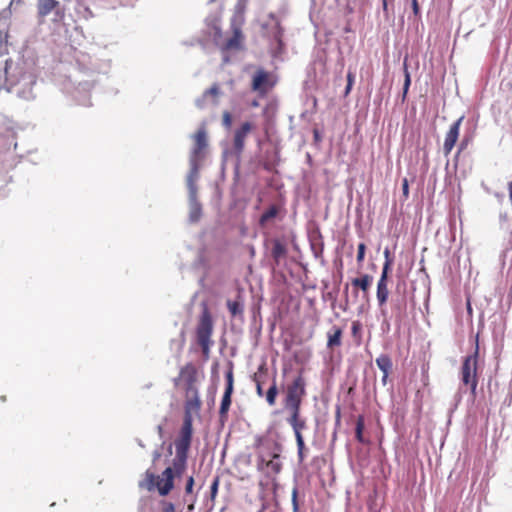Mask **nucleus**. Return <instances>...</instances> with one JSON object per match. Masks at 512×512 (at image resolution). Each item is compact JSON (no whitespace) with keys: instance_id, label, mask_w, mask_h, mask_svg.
<instances>
[{"instance_id":"nucleus-27","label":"nucleus","mask_w":512,"mask_h":512,"mask_svg":"<svg viewBox=\"0 0 512 512\" xmlns=\"http://www.w3.org/2000/svg\"><path fill=\"white\" fill-rule=\"evenodd\" d=\"M278 395V388L276 384V379H273L272 385L269 387L267 392L264 394L266 402L269 406H274L276 404V398Z\"/></svg>"},{"instance_id":"nucleus-51","label":"nucleus","mask_w":512,"mask_h":512,"mask_svg":"<svg viewBox=\"0 0 512 512\" xmlns=\"http://www.w3.org/2000/svg\"><path fill=\"white\" fill-rule=\"evenodd\" d=\"M193 508H194V505H193V504H191V505H189V506H188V509H189V510H192Z\"/></svg>"},{"instance_id":"nucleus-33","label":"nucleus","mask_w":512,"mask_h":512,"mask_svg":"<svg viewBox=\"0 0 512 512\" xmlns=\"http://www.w3.org/2000/svg\"><path fill=\"white\" fill-rule=\"evenodd\" d=\"M222 125L227 128V129H230L231 126H232V115L229 111H224L222 113Z\"/></svg>"},{"instance_id":"nucleus-19","label":"nucleus","mask_w":512,"mask_h":512,"mask_svg":"<svg viewBox=\"0 0 512 512\" xmlns=\"http://www.w3.org/2000/svg\"><path fill=\"white\" fill-rule=\"evenodd\" d=\"M343 329L339 326L334 325L327 332V348L333 351L342 345Z\"/></svg>"},{"instance_id":"nucleus-41","label":"nucleus","mask_w":512,"mask_h":512,"mask_svg":"<svg viewBox=\"0 0 512 512\" xmlns=\"http://www.w3.org/2000/svg\"><path fill=\"white\" fill-rule=\"evenodd\" d=\"M298 450L305 449V443L302 435H295Z\"/></svg>"},{"instance_id":"nucleus-28","label":"nucleus","mask_w":512,"mask_h":512,"mask_svg":"<svg viewBox=\"0 0 512 512\" xmlns=\"http://www.w3.org/2000/svg\"><path fill=\"white\" fill-rule=\"evenodd\" d=\"M403 69H404V76H405V79H404V84H403V95H402V99L405 100L406 96H407V93L409 91V87L411 85V76H410V73L408 71V66H407V57L404 59V63H403Z\"/></svg>"},{"instance_id":"nucleus-39","label":"nucleus","mask_w":512,"mask_h":512,"mask_svg":"<svg viewBox=\"0 0 512 512\" xmlns=\"http://www.w3.org/2000/svg\"><path fill=\"white\" fill-rule=\"evenodd\" d=\"M193 486H194V478H193V476H190V477L187 479V482H186L185 492H186L187 494L192 493V491H193Z\"/></svg>"},{"instance_id":"nucleus-26","label":"nucleus","mask_w":512,"mask_h":512,"mask_svg":"<svg viewBox=\"0 0 512 512\" xmlns=\"http://www.w3.org/2000/svg\"><path fill=\"white\" fill-rule=\"evenodd\" d=\"M365 428V419L364 416L359 415L356 420V427H355V437L358 442L360 443H367L368 441L364 439L363 437V431Z\"/></svg>"},{"instance_id":"nucleus-1","label":"nucleus","mask_w":512,"mask_h":512,"mask_svg":"<svg viewBox=\"0 0 512 512\" xmlns=\"http://www.w3.org/2000/svg\"><path fill=\"white\" fill-rule=\"evenodd\" d=\"M175 385L179 386L184 393V411L188 414H198L202 401L200 399L198 382L199 373L196 366L189 362L181 367L178 377L174 380Z\"/></svg>"},{"instance_id":"nucleus-46","label":"nucleus","mask_w":512,"mask_h":512,"mask_svg":"<svg viewBox=\"0 0 512 512\" xmlns=\"http://www.w3.org/2000/svg\"><path fill=\"white\" fill-rule=\"evenodd\" d=\"M401 287H403V288H405V287H406V283H405V281H404V280L399 281V282L397 283L396 289H397V290H399Z\"/></svg>"},{"instance_id":"nucleus-44","label":"nucleus","mask_w":512,"mask_h":512,"mask_svg":"<svg viewBox=\"0 0 512 512\" xmlns=\"http://www.w3.org/2000/svg\"><path fill=\"white\" fill-rule=\"evenodd\" d=\"M412 9L415 15L419 14V4L417 0H412Z\"/></svg>"},{"instance_id":"nucleus-36","label":"nucleus","mask_w":512,"mask_h":512,"mask_svg":"<svg viewBox=\"0 0 512 512\" xmlns=\"http://www.w3.org/2000/svg\"><path fill=\"white\" fill-rule=\"evenodd\" d=\"M402 192H403L404 200H407L409 197V182H408L407 178H404L402 180Z\"/></svg>"},{"instance_id":"nucleus-25","label":"nucleus","mask_w":512,"mask_h":512,"mask_svg":"<svg viewBox=\"0 0 512 512\" xmlns=\"http://www.w3.org/2000/svg\"><path fill=\"white\" fill-rule=\"evenodd\" d=\"M285 254H286V248H285L284 244H282L281 241H279L277 239L274 240L271 255H272L273 259L275 260V262L278 264L280 259L282 257H284Z\"/></svg>"},{"instance_id":"nucleus-24","label":"nucleus","mask_w":512,"mask_h":512,"mask_svg":"<svg viewBox=\"0 0 512 512\" xmlns=\"http://www.w3.org/2000/svg\"><path fill=\"white\" fill-rule=\"evenodd\" d=\"M280 208L279 206L273 204L271 205L260 217L259 225L261 227H265L270 221L275 219L279 214Z\"/></svg>"},{"instance_id":"nucleus-15","label":"nucleus","mask_w":512,"mask_h":512,"mask_svg":"<svg viewBox=\"0 0 512 512\" xmlns=\"http://www.w3.org/2000/svg\"><path fill=\"white\" fill-rule=\"evenodd\" d=\"M256 468L259 472L263 473L267 478L275 480L277 475L282 471L283 464L281 458L269 459V461L257 462Z\"/></svg>"},{"instance_id":"nucleus-22","label":"nucleus","mask_w":512,"mask_h":512,"mask_svg":"<svg viewBox=\"0 0 512 512\" xmlns=\"http://www.w3.org/2000/svg\"><path fill=\"white\" fill-rule=\"evenodd\" d=\"M372 281L373 277L371 275L364 274L359 278L352 279L351 284L354 288H358L361 291H363V293L367 294L372 284Z\"/></svg>"},{"instance_id":"nucleus-11","label":"nucleus","mask_w":512,"mask_h":512,"mask_svg":"<svg viewBox=\"0 0 512 512\" xmlns=\"http://www.w3.org/2000/svg\"><path fill=\"white\" fill-rule=\"evenodd\" d=\"M274 85L275 82L271 79L270 74L263 69H259L253 75L251 88L261 97H265L268 91L272 89Z\"/></svg>"},{"instance_id":"nucleus-30","label":"nucleus","mask_w":512,"mask_h":512,"mask_svg":"<svg viewBox=\"0 0 512 512\" xmlns=\"http://www.w3.org/2000/svg\"><path fill=\"white\" fill-rule=\"evenodd\" d=\"M266 375H261V374H255V377H254V381L256 383V393L259 397H263L264 396V391H263V384H264V380H263V377H265Z\"/></svg>"},{"instance_id":"nucleus-12","label":"nucleus","mask_w":512,"mask_h":512,"mask_svg":"<svg viewBox=\"0 0 512 512\" xmlns=\"http://www.w3.org/2000/svg\"><path fill=\"white\" fill-rule=\"evenodd\" d=\"M254 129L253 123L249 121L243 122L239 128L234 131L233 136V153L237 159H240L245 148V140L248 134Z\"/></svg>"},{"instance_id":"nucleus-10","label":"nucleus","mask_w":512,"mask_h":512,"mask_svg":"<svg viewBox=\"0 0 512 512\" xmlns=\"http://www.w3.org/2000/svg\"><path fill=\"white\" fill-rule=\"evenodd\" d=\"M54 13V20L61 21L65 17V9L57 0H37V13L39 18H45L50 13Z\"/></svg>"},{"instance_id":"nucleus-48","label":"nucleus","mask_w":512,"mask_h":512,"mask_svg":"<svg viewBox=\"0 0 512 512\" xmlns=\"http://www.w3.org/2000/svg\"><path fill=\"white\" fill-rule=\"evenodd\" d=\"M382 4H383V10H384V12H387V9H388L387 0H382Z\"/></svg>"},{"instance_id":"nucleus-16","label":"nucleus","mask_w":512,"mask_h":512,"mask_svg":"<svg viewBox=\"0 0 512 512\" xmlns=\"http://www.w3.org/2000/svg\"><path fill=\"white\" fill-rule=\"evenodd\" d=\"M194 145L192 149V161L196 162L203 158L204 150L208 146L207 132L205 128H200L193 136Z\"/></svg>"},{"instance_id":"nucleus-17","label":"nucleus","mask_w":512,"mask_h":512,"mask_svg":"<svg viewBox=\"0 0 512 512\" xmlns=\"http://www.w3.org/2000/svg\"><path fill=\"white\" fill-rule=\"evenodd\" d=\"M220 94V85L214 83L209 89L203 92L202 96L196 100L195 104L198 108H204L208 98H212V102L217 104Z\"/></svg>"},{"instance_id":"nucleus-6","label":"nucleus","mask_w":512,"mask_h":512,"mask_svg":"<svg viewBox=\"0 0 512 512\" xmlns=\"http://www.w3.org/2000/svg\"><path fill=\"white\" fill-rule=\"evenodd\" d=\"M256 463L269 461V459L281 458L283 446L277 440L270 437H259L254 444Z\"/></svg>"},{"instance_id":"nucleus-4","label":"nucleus","mask_w":512,"mask_h":512,"mask_svg":"<svg viewBox=\"0 0 512 512\" xmlns=\"http://www.w3.org/2000/svg\"><path fill=\"white\" fill-rule=\"evenodd\" d=\"M147 490L157 489L161 496L168 495L174 487V474L170 467H167L160 476H156L150 471L145 473V482L140 484Z\"/></svg>"},{"instance_id":"nucleus-2","label":"nucleus","mask_w":512,"mask_h":512,"mask_svg":"<svg viewBox=\"0 0 512 512\" xmlns=\"http://www.w3.org/2000/svg\"><path fill=\"white\" fill-rule=\"evenodd\" d=\"M478 357H479V343L478 336L476 337V346L474 353L472 355H468L464 357L461 369L460 376L461 381L464 385L470 387L471 394L475 396L476 388L478 385Z\"/></svg>"},{"instance_id":"nucleus-8","label":"nucleus","mask_w":512,"mask_h":512,"mask_svg":"<svg viewBox=\"0 0 512 512\" xmlns=\"http://www.w3.org/2000/svg\"><path fill=\"white\" fill-rule=\"evenodd\" d=\"M193 415L194 414H188L186 411H184L183 425L181 427L179 437L175 440V448L177 454H188L193 433Z\"/></svg>"},{"instance_id":"nucleus-50","label":"nucleus","mask_w":512,"mask_h":512,"mask_svg":"<svg viewBox=\"0 0 512 512\" xmlns=\"http://www.w3.org/2000/svg\"><path fill=\"white\" fill-rule=\"evenodd\" d=\"M314 138H315L316 140H318V139H319V133H318V131H317V130H315V131H314Z\"/></svg>"},{"instance_id":"nucleus-18","label":"nucleus","mask_w":512,"mask_h":512,"mask_svg":"<svg viewBox=\"0 0 512 512\" xmlns=\"http://www.w3.org/2000/svg\"><path fill=\"white\" fill-rule=\"evenodd\" d=\"M376 365L382 371L383 375L381 378L382 385L385 386L388 381L390 372L392 371V360L387 354H381L376 358Z\"/></svg>"},{"instance_id":"nucleus-43","label":"nucleus","mask_w":512,"mask_h":512,"mask_svg":"<svg viewBox=\"0 0 512 512\" xmlns=\"http://www.w3.org/2000/svg\"><path fill=\"white\" fill-rule=\"evenodd\" d=\"M218 485H219V480H218V478H216L214 480V482L212 483V485H211V496H212V498H214L216 493H217Z\"/></svg>"},{"instance_id":"nucleus-21","label":"nucleus","mask_w":512,"mask_h":512,"mask_svg":"<svg viewBox=\"0 0 512 512\" xmlns=\"http://www.w3.org/2000/svg\"><path fill=\"white\" fill-rule=\"evenodd\" d=\"M243 35L241 29L235 27L233 29V35L225 43V50H238L242 46Z\"/></svg>"},{"instance_id":"nucleus-20","label":"nucleus","mask_w":512,"mask_h":512,"mask_svg":"<svg viewBox=\"0 0 512 512\" xmlns=\"http://www.w3.org/2000/svg\"><path fill=\"white\" fill-rule=\"evenodd\" d=\"M289 424L292 426L295 435H302V430L306 427V422L300 417V411L289 412Z\"/></svg>"},{"instance_id":"nucleus-38","label":"nucleus","mask_w":512,"mask_h":512,"mask_svg":"<svg viewBox=\"0 0 512 512\" xmlns=\"http://www.w3.org/2000/svg\"><path fill=\"white\" fill-rule=\"evenodd\" d=\"M298 489L295 487L293 490H292V504H293V510L294 512H297L298 511Z\"/></svg>"},{"instance_id":"nucleus-13","label":"nucleus","mask_w":512,"mask_h":512,"mask_svg":"<svg viewBox=\"0 0 512 512\" xmlns=\"http://www.w3.org/2000/svg\"><path fill=\"white\" fill-rule=\"evenodd\" d=\"M226 378V387L221 400V405L219 409V416L222 421L227 420L228 412L231 406V396L234 389V377L232 369H229L225 375Z\"/></svg>"},{"instance_id":"nucleus-42","label":"nucleus","mask_w":512,"mask_h":512,"mask_svg":"<svg viewBox=\"0 0 512 512\" xmlns=\"http://www.w3.org/2000/svg\"><path fill=\"white\" fill-rule=\"evenodd\" d=\"M361 330V324L359 321H354L352 323V327H351V331H352V334L355 336L357 335Z\"/></svg>"},{"instance_id":"nucleus-40","label":"nucleus","mask_w":512,"mask_h":512,"mask_svg":"<svg viewBox=\"0 0 512 512\" xmlns=\"http://www.w3.org/2000/svg\"><path fill=\"white\" fill-rule=\"evenodd\" d=\"M468 144H469V138L464 137V139L459 144L457 154L459 155L461 152H463L467 148Z\"/></svg>"},{"instance_id":"nucleus-31","label":"nucleus","mask_w":512,"mask_h":512,"mask_svg":"<svg viewBox=\"0 0 512 512\" xmlns=\"http://www.w3.org/2000/svg\"><path fill=\"white\" fill-rule=\"evenodd\" d=\"M7 38H8V33L0 31V56L6 54L8 52Z\"/></svg>"},{"instance_id":"nucleus-49","label":"nucleus","mask_w":512,"mask_h":512,"mask_svg":"<svg viewBox=\"0 0 512 512\" xmlns=\"http://www.w3.org/2000/svg\"><path fill=\"white\" fill-rule=\"evenodd\" d=\"M251 106H252V107H254V108H256V107H258V106H259V102H258L257 100H253V101L251 102Z\"/></svg>"},{"instance_id":"nucleus-3","label":"nucleus","mask_w":512,"mask_h":512,"mask_svg":"<svg viewBox=\"0 0 512 512\" xmlns=\"http://www.w3.org/2000/svg\"><path fill=\"white\" fill-rule=\"evenodd\" d=\"M306 395V381L302 375L297 376L286 388L284 408L286 411H301V404Z\"/></svg>"},{"instance_id":"nucleus-35","label":"nucleus","mask_w":512,"mask_h":512,"mask_svg":"<svg viewBox=\"0 0 512 512\" xmlns=\"http://www.w3.org/2000/svg\"><path fill=\"white\" fill-rule=\"evenodd\" d=\"M161 512H175V506L173 503L163 500L160 502Z\"/></svg>"},{"instance_id":"nucleus-29","label":"nucleus","mask_w":512,"mask_h":512,"mask_svg":"<svg viewBox=\"0 0 512 512\" xmlns=\"http://www.w3.org/2000/svg\"><path fill=\"white\" fill-rule=\"evenodd\" d=\"M227 306H228V309H229L230 313L233 316H236V315L241 314L243 312V307H242V305H241V303L239 301H231V300H229L227 302Z\"/></svg>"},{"instance_id":"nucleus-5","label":"nucleus","mask_w":512,"mask_h":512,"mask_svg":"<svg viewBox=\"0 0 512 512\" xmlns=\"http://www.w3.org/2000/svg\"><path fill=\"white\" fill-rule=\"evenodd\" d=\"M213 331V321L211 314L207 307H205L200 316L197 329L196 336L197 342L201 347L202 353L204 357L208 358L210 353V346L212 344L211 335Z\"/></svg>"},{"instance_id":"nucleus-9","label":"nucleus","mask_w":512,"mask_h":512,"mask_svg":"<svg viewBox=\"0 0 512 512\" xmlns=\"http://www.w3.org/2000/svg\"><path fill=\"white\" fill-rule=\"evenodd\" d=\"M17 66L12 60L7 59L3 68H0V90L6 89L10 91L20 80Z\"/></svg>"},{"instance_id":"nucleus-32","label":"nucleus","mask_w":512,"mask_h":512,"mask_svg":"<svg viewBox=\"0 0 512 512\" xmlns=\"http://www.w3.org/2000/svg\"><path fill=\"white\" fill-rule=\"evenodd\" d=\"M354 81H355V75L351 70H349L347 73V85H346L345 93H344L345 96H348L349 93L351 92Z\"/></svg>"},{"instance_id":"nucleus-7","label":"nucleus","mask_w":512,"mask_h":512,"mask_svg":"<svg viewBox=\"0 0 512 512\" xmlns=\"http://www.w3.org/2000/svg\"><path fill=\"white\" fill-rule=\"evenodd\" d=\"M385 262L383 264L382 272L380 278L377 282V291L376 297L378 301V306L380 308L384 307L389 298V273L391 271L392 259L390 258V252L388 249L384 251Z\"/></svg>"},{"instance_id":"nucleus-14","label":"nucleus","mask_w":512,"mask_h":512,"mask_svg":"<svg viewBox=\"0 0 512 512\" xmlns=\"http://www.w3.org/2000/svg\"><path fill=\"white\" fill-rule=\"evenodd\" d=\"M463 120L464 116L458 118L454 123L451 124L448 131L446 132L443 143V153L445 156H448L455 147L459 139L460 127Z\"/></svg>"},{"instance_id":"nucleus-34","label":"nucleus","mask_w":512,"mask_h":512,"mask_svg":"<svg viewBox=\"0 0 512 512\" xmlns=\"http://www.w3.org/2000/svg\"><path fill=\"white\" fill-rule=\"evenodd\" d=\"M365 252H366V245L365 243H359L358 249H357V262L361 264L364 261L365 258Z\"/></svg>"},{"instance_id":"nucleus-47","label":"nucleus","mask_w":512,"mask_h":512,"mask_svg":"<svg viewBox=\"0 0 512 512\" xmlns=\"http://www.w3.org/2000/svg\"><path fill=\"white\" fill-rule=\"evenodd\" d=\"M298 458L299 462H302L304 460V450H298Z\"/></svg>"},{"instance_id":"nucleus-37","label":"nucleus","mask_w":512,"mask_h":512,"mask_svg":"<svg viewBox=\"0 0 512 512\" xmlns=\"http://www.w3.org/2000/svg\"><path fill=\"white\" fill-rule=\"evenodd\" d=\"M200 206L198 204H195L193 207H192V210H191V219L193 221H197L200 217Z\"/></svg>"},{"instance_id":"nucleus-23","label":"nucleus","mask_w":512,"mask_h":512,"mask_svg":"<svg viewBox=\"0 0 512 512\" xmlns=\"http://www.w3.org/2000/svg\"><path fill=\"white\" fill-rule=\"evenodd\" d=\"M187 462V454H177L173 459V466L171 467L173 470L174 478L182 475L184 470L186 469Z\"/></svg>"},{"instance_id":"nucleus-45","label":"nucleus","mask_w":512,"mask_h":512,"mask_svg":"<svg viewBox=\"0 0 512 512\" xmlns=\"http://www.w3.org/2000/svg\"><path fill=\"white\" fill-rule=\"evenodd\" d=\"M509 200L512 205V181L508 183Z\"/></svg>"}]
</instances>
